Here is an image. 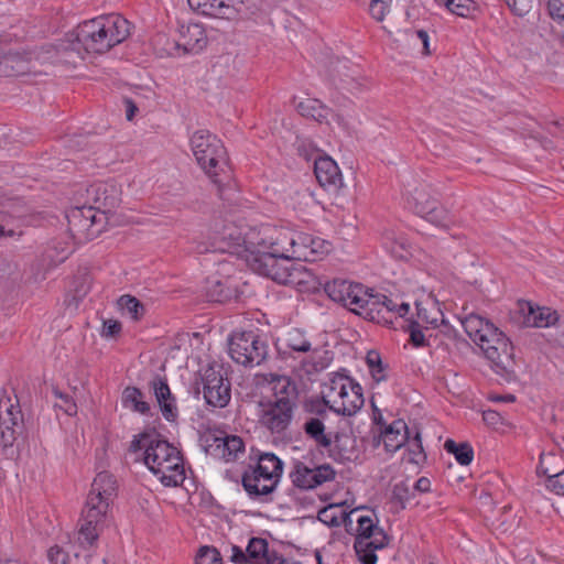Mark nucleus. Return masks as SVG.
Listing matches in <instances>:
<instances>
[{"mask_svg": "<svg viewBox=\"0 0 564 564\" xmlns=\"http://www.w3.org/2000/svg\"><path fill=\"white\" fill-rule=\"evenodd\" d=\"M130 34V23L120 15L99 17L83 22L59 44L58 50L85 54H104L123 42Z\"/></svg>", "mask_w": 564, "mask_h": 564, "instance_id": "f257e3e1", "label": "nucleus"}, {"mask_svg": "<svg viewBox=\"0 0 564 564\" xmlns=\"http://www.w3.org/2000/svg\"><path fill=\"white\" fill-rule=\"evenodd\" d=\"M131 452L143 451V460L152 474L165 487H177L185 480V468L180 451L154 433L134 436Z\"/></svg>", "mask_w": 564, "mask_h": 564, "instance_id": "f03ea898", "label": "nucleus"}, {"mask_svg": "<svg viewBox=\"0 0 564 564\" xmlns=\"http://www.w3.org/2000/svg\"><path fill=\"white\" fill-rule=\"evenodd\" d=\"M260 236L263 237L262 242L274 245L275 251H289L290 257L297 261L315 262L330 251L328 241L282 226L263 225Z\"/></svg>", "mask_w": 564, "mask_h": 564, "instance_id": "7ed1b4c3", "label": "nucleus"}, {"mask_svg": "<svg viewBox=\"0 0 564 564\" xmlns=\"http://www.w3.org/2000/svg\"><path fill=\"white\" fill-rule=\"evenodd\" d=\"M263 231V225L257 231H251L249 235V243L251 248H259L257 252L249 256L247 265L256 273L270 278L281 284L295 283V273L299 269L293 264H288V261L293 260L289 251H275V246H270L267 241L262 242L263 237L260 234Z\"/></svg>", "mask_w": 564, "mask_h": 564, "instance_id": "20e7f679", "label": "nucleus"}, {"mask_svg": "<svg viewBox=\"0 0 564 564\" xmlns=\"http://www.w3.org/2000/svg\"><path fill=\"white\" fill-rule=\"evenodd\" d=\"M322 395L330 410L347 416L357 413L365 402L360 384L343 373H333L329 377Z\"/></svg>", "mask_w": 564, "mask_h": 564, "instance_id": "39448f33", "label": "nucleus"}, {"mask_svg": "<svg viewBox=\"0 0 564 564\" xmlns=\"http://www.w3.org/2000/svg\"><path fill=\"white\" fill-rule=\"evenodd\" d=\"M189 145L199 167L214 183H220L218 177L227 165V153L221 140L208 130L200 129L192 134Z\"/></svg>", "mask_w": 564, "mask_h": 564, "instance_id": "423d86ee", "label": "nucleus"}, {"mask_svg": "<svg viewBox=\"0 0 564 564\" xmlns=\"http://www.w3.org/2000/svg\"><path fill=\"white\" fill-rule=\"evenodd\" d=\"M283 463L272 453H262L254 466L242 475V486L250 497L268 496L280 481Z\"/></svg>", "mask_w": 564, "mask_h": 564, "instance_id": "0eeeda50", "label": "nucleus"}, {"mask_svg": "<svg viewBox=\"0 0 564 564\" xmlns=\"http://www.w3.org/2000/svg\"><path fill=\"white\" fill-rule=\"evenodd\" d=\"M283 345L291 351L306 354L296 368L300 376L302 373L306 376L318 373L326 369L332 361L329 351L321 347H313L305 333L297 328H292L285 334Z\"/></svg>", "mask_w": 564, "mask_h": 564, "instance_id": "6e6552de", "label": "nucleus"}, {"mask_svg": "<svg viewBox=\"0 0 564 564\" xmlns=\"http://www.w3.org/2000/svg\"><path fill=\"white\" fill-rule=\"evenodd\" d=\"M68 230L77 243L97 238L107 227L109 217L88 206L74 207L67 214Z\"/></svg>", "mask_w": 564, "mask_h": 564, "instance_id": "1a4fd4ad", "label": "nucleus"}, {"mask_svg": "<svg viewBox=\"0 0 564 564\" xmlns=\"http://www.w3.org/2000/svg\"><path fill=\"white\" fill-rule=\"evenodd\" d=\"M357 534L355 550L362 564H376V550L388 544V535L382 528L370 516L356 514Z\"/></svg>", "mask_w": 564, "mask_h": 564, "instance_id": "9d476101", "label": "nucleus"}, {"mask_svg": "<svg viewBox=\"0 0 564 564\" xmlns=\"http://www.w3.org/2000/svg\"><path fill=\"white\" fill-rule=\"evenodd\" d=\"M357 534L355 550L362 564H376V550L388 544V535L382 528L370 516L356 514Z\"/></svg>", "mask_w": 564, "mask_h": 564, "instance_id": "9b49d317", "label": "nucleus"}, {"mask_svg": "<svg viewBox=\"0 0 564 564\" xmlns=\"http://www.w3.org/2000/svg\"><path fill=\"white\" fill-rule=\"evenodd\" d=\"M259 227H242L236 224H226L223 229L217 232L210 242V247L206 251L214 252H229L235 253L243 259L246 263L249 262V256L256 253L259 248H251L249 243V235L251 231H257Z\"/></svg>", "mask_w": 564, "mask_h": 564, "instance_id": "f8f14e48", "label": "nucleus"}, {"mask_svg": "<svg viewBox=\"0 0 564 564\" xmlns=\"http://www.w3.org/2000/svg\"><path fill=\"white\" fill-rule=\"evenodd\" d=\"M324 290L334 302L340 303L361 317L372 291L361 283L338 278L325 283Z\"/></svg>", "mask_w": 564, "mask_h": 564, "instance_id": "ddd939ff", "label": "nucleus"}, {"mask_svg": "<svg viewBox=\"0 0 564 564\" xmlns=\"http://www.w3.org/2000/svg\"><path fill=\"white\" fill-rule=\"evenodd\" d=\"M229 354L237 364L259 366L268 356V344L253 330L235 333L229 340Z\"/></svg>", "mask_w": 564, "mask_h": 564, "instance_id": "4468645a", "label": "nucleus"}, {"mask_svg": "<svg viewBox=\"0 0 564 564\" xmlns=\"http://www.w3.org/2000/svg\"><path fill=\"white\" fill-rule=\"evenodd\" d=\"M203 395L208 405L225 408L231 399L230 381L224 367L218 364L208 365L200 372Z\"/></svg>", "mask_w": 564, "mask_h": 564, "instance_id": "2eb2a0df", "label": "nucleus"}, {"mask_svg": "<svg viewBox=\"0 0 564 564\" xmlns=\"http://www.w3.org/2000/svg\"><path fill=\"white\" fill-rule=\"evenodd\" d=\"M208 455L226 463L236 462L245 455V443L240 436L223 431H210L205 435Z\"/></svg>", "mask_w": 564, "mask_h": 564, "instance_id": "dca6fc26", "label": "nucleus"}, {"mask_svg": "<svg viewBox=\"0 0 564 564\" xmlns=\"http://www.w3.org/2000/svg\"><path fill=\"white\" fill-rule=\"evenodd\" d=\"M22 413L18 402L9 397L0 399V447L3 454L13 453L12 447L21 431Z\"/></svg>", "mask_w": 564, "mask_h": 564, "instance_id": "f3484780", "label": "nucleus"}, {"mask_svg": "<svg viewBox=\"0 0 564 564\" xmlns=\"http://www.w3.org/2000/svg\"><path fill=\"white\" fill-rule=\"evenodd\" d=\"M409 310L410 305L408 303L402 302L397 304L393 300L387 297L384 294L375 293L372 290L366 311L362 312V317L379 324L391 323L392 314H395L399 317H403L409 313Z\"/></svg>", "mask_w": 564, "mask_h": 564, "instance_id": "a211bd4d", "label": "nucleus"}, {"mask_svg": "<svg viewBox=\"0 0 564 564\" xmlns=\"http://www.w3.org/2000/svg\"><path fill=\"white\" fill-rule=\"evenodd\" d=\"M497 372L509 371L513 365V346L503 332H495L480 348Z\"/></svg>", "mask_w": 564, "mask_h": 564, "instance_id": "6ab92c4d", "label": "nucleus"}, {"mask_svg": "<svg viewBox=\"0 0 564 564\" xmlns=\"http://www.w3.org/2000/svg\"><path fill=\"white\" fill-rule=\"evenodd\" d=\"M412 204L415 213L427 221L447 228L451 220L448 213L438 204L425 187L415 188L412 194Z\"/></svg>", "mask_w": 564, "mask_h": 564, "instance_id": "aec40b11", "label": "nucleus"}, {"mask_svg": "<svg viewBox=\"0 0 564 564\" xmlns=\"http://www.w3.org/2000/svg\"><path fill=\"white\" fill-rule=\"evenodd\" d=\"M336 471L328 464L310 468L297 462L290 474L292 484L300 489H313L335 479Z\"/></svg>", "mask_w": 564, "mask_h": 564, "instance_id": "412c9836", "label": "nucleus"}, {"mask_svg": "<svg viewBox=\"0 0 564 564\" xmlns=\"http://www.w3.org/2000/svg\"><path fill=\"white\" fill-rule=\"evenodd\" d=\"M106 511H101L99 509H95L88 506H85L82 518L79 519L78 534L77 540L78 543L84 547H91L102 530L106 517Z\"/></svg>", "mask_w": 564, "mask_h": 564, "instance_id": "4be33fe9", "label": "nucleus"}, {"mask_svg": "<svg viewBox=\"0 0 564 564\" xmlns=\"http://www.w3.org/2000/svg\"><path fill=\"white\" fill-rule=\"evenodd\" d=\"M117 482L115 477L106 471L99 473L88 494L86 506L108 512L110 502L116 496Z\"/></svg>", "mask_w": 564, "mask_h": 564, "instance_id": "5701e85b", "label": "nucleus"}, {"mask_svg": "<svg viewBox=\"0 0 564 564\" xmlns=\"http://www.w3.org/2000/svg\"><path fill=\"white\" fill-rule=\"evenodd\" d=\"M292 412L288 402H269L262 409L260 422L272 433H281L289 426Z\"/></svg>", "mask_w": 564, "mask_h": 564, "instance_id": "b1692460", "label": "nucleus"}, {"mask_svg": "<svg viewBox=\"0 0 564 564\" xmlns=\"http://www.w3.org/2000/svg\"><path fill=\"white\" fill-rule=\"evenodd\" d=\"M314 174L322 187L328 192H338L344 183L337 163L329 156L314 159Z\"/></svg>", "mask_w": 564, "mask_h": 564, "instance_id": "393cba45", "label": "nucleus"}, {"mask_svg": "<svg viewBox=\"0 0 564 564\" xmlns=\"http://www.w3.org/2000/svg\"><path fill=\"white\" fill-rule=\"evenodd\" d=\"M87 195L89 200L94 203L89 207L104 212L106 216L120 203L118 188L109 183L100 182L90 185L87 188Z\"/></svg>", "mask_w": 564, "mask_h": 564, "instance_id": "a878e982", "label": "nucleus"}, {"mask_svg": "<svg viewBox=\"0 0 564 564\" xmlns=\"http://www.w3.org/2000/svg\"><path fill=\"white\" fill-rule=\"evenodd\" d=\"M274 550H270L267 540L261 538H251L246 547V552L239 546H231L230 558L235 563L267 564L269 555Z\"/></svg>", "mask_w": 564, "mask_h": 564, "instance_id": "bb28decb", "label": "nucleus"}, {"mask_svg": "<svg viewBox=\"0 0 564 564\" xmlns=\"http://www.w3.org/2000/svg\"><path fill=\"white\" fill-rule=\"evenodd\" d=\"M187 2L193 10L212 18L234 19L239 11L238 0H187Z\"/></svg>", "mask_w": 564, "mask_h": 564, "instance_id": "cd10ccee", "label": "nucleus"}, {"mask_svg": "<svg viewBox=\"0 0 564 564\" xmlns=\"http://www.w3.org/2000/svg\"><path fill=\"white\" fill-rule=\"evenodd\" d=\"M208 43V37L204 26L199 23L182 24L180 28L178 47L185 53L197 54L202 52Z\"/></svg>", "mask_w": 564, "mask_h": 564, "instance_id": "c85d7f7f", "label": "nucleus"}, {"mask_svg": "<svg viewBox=\"0 0 564 564\" xmlns=\"http://www.w3.org/2000/svg\"><path fill=\"white\" fill-rule=\"evenodd\" d=\"M462 325L468 337L479 347L489 339V337L499 328L496 327L489 319L470 313L462 319Z\"/></svg>", "mask_w": 564, "mask_h": 564, "instance_id": "c756f323", "label": "nucleus"}, {"mask_svg": "<svg viewBox=\"0 0 564 564\" xmlns=\"http://www.w3.org/2000/svg\"><path fill=\"white\" fill-rule=\"evenodd\" d=\"M305 433L314 440L316 445L323 449H326L329 455L337 460L344 458V456L339 453H335V447H337L340 443V437L336 435L333 441L329 435L325 433L324 423L317 417H311L304 423Z\"/></svg>", "mask_w": 564, "mask_h": 564, "instance_id": "7c9ffc66", "label": "nucleus"}, {"mask_svg": "<svg viewBox=\"0 0 564 564\" xmlns=\"http://www.w3.org/2000/svg\"><path fill=\"white\" fill-rule=\"evenodd\" d=\"M519 314L527 327H549L557 321L555 312L547 307H535L530 302H519Z\"/></svg>", "mask_w": 564, "mask_h": 564, "instance_id": "2f4dec72", "label": "nucleus"}, {"mask_svg": "<svg viewBox=\"0 0 564 564\" xmlns=\"http://www.w3.org/2000/svg\"><path fill=\"white\" fill-rule=\"evenodd\" d=\"M28 70V58L20 53L8 50L0 42V75L17 76L25 74Z\"/></svg>", "mask_w": 564, "mask_h": 564, "instance_id": "473e14b6", "label": "nucleus"}, {"mask_svg": "<svg viewBox=\"0 0 564 564\" xmlns=\"http://www.w3.org/2000/svg\"><path fill=\"white\" fill-rule=\"evenodd\" d=\"M151 387L154 391V395L161 408L163 416L167 421H173L177 416V408L167 382L161 378H155L151 382Z\"/></svg>", "mask_w": 564, "mask_h": 564, "instance_id": "72a5a7b5", "label": "nucleus"}, {"mask_svg": "<svg viewBox=\"0 0 564 564\" xmlns=\"http://www.w3.org/2000/svg\"><path fill=\"white\" fill-rule=\"evenodd\" d=\"M408 425L402 420L393 421L382 433V441L388 452L394 453L408 441Z\"/></svg>", "mask_w": 564, "mask_h": 564, "instance_id": "f704fd0d", "label": "nucleus"}, {"mask_svg": "<svg viewBox=\"0 0 564 564\" xmlns=\"http://www.w3.org/2000/svg\"><path fill=\"white\" fill-rule=\"evenodd\" d=\"M358 509L351 510L346 514L345 510L340 505H329L318 512V520L329 527H336L344 520L346 525L352 523V517L357 514Z\"/></svg>", "mask_w": 564, "mask_h": 564, "instance_id": "c9c22d12", "label": "nucleus"}, {"mask_svg": "<svg viewBox=\"0 0 564 564\" xmlns=\"http://www.w3.org/2000/svg\"><path fill=\"white\" fill-rule=\"evenodd\" d=\"M296 108L303 117L311 118L319 123L327 121L332 113L327 106L314 98H307L299 102Z\"/></svg>", "mask_w": 564, "mask_h": 564, "instance_id": "e433bc0d", "label": "nucleus"}, {"mask_svg": "<svg viewBox=\"0 0 564 564\" xmlns=\"http://www.w3.org/2000/svg\"><path fill=\"white\" fill-rule=\"evenodd\" d=\"M416 319L414 322H420L421 326H424L425 330H429V327H436L440 323H443V314L437 305L433 302L426 303H416Z\"/></svg>", "mask_w": 564, "mask_h": 564, "instance_id": "4c0bfd02", "label": "nucleus"}, {"mask_svg": "<svg viewBox=\"0 0 564 564\" xmlns=\"http://www.w3.org/2000/svg\"><path fill=\"white\" fill-rule=\"evenodd\" d=\"M564 470V458L557 453H542L540 456L539 471L545 475L550 482L558 478L560 474Z\"/></svg>", "mask_w": 564, "mask_h": 564, "instance_id": "58836bf2", "label": "nucleus"}, {"mask_svg": "<svg viewBox=\"0 0 564 564\" xmlns=\"http://www.w3.org/2000/svg\"><path fill=\"white\" fill-rule=\"evenodd\" d=\"M274 402H288L290 406L294 408L297 391L295 384L289 377H279L273 382Z\"/></svg>", "mask_w": 564, "mask_h": 564, "instance_id": "ea45409f", "label": "nucleus"}, {"mask_svg": "<svg viewBox=\"0 0 564 564\" xmlns=\"http://www.w3.org/2000/svg\"><path fill=\"white\" fill-rule=\"evenodd\" d=\"M122 405L134 412L147 414L150 405L143 400V393L135 387H127L122 392Z\"/></svg>", "mask_w": 564, "mask_h": 564, "instance_id": "a19ab883", "label": "nucleus"}, {"mask_svg": "<svg viewBox=\"0 0 564 564\" xmlns=\"http://www.w3.org/2000/svg\"><path fill=\"white\" fill-rule=\"evenodd\" d=\"M348 70H350V67L346 62H338L333 69V80L338 82L343 89L354 93L359 90L360 84L352 74H348Z\"/></svg>", "mask_w": 564, "mask_h": 564, "instance_id": "79ce46f5", "label": "nucleus"}, {"mask_svg": "<svg viewBox=\"0 0 564 564\" xmlns=\"http://www.w3.org/2000/svg\"><path fill=\"white\" fill-rule=\"evenodd\" d=\"M118 307L122 314L128 315L133 321H140L145 314L144 305L134 296L126 294L118 299Z\"/></svg>", "mask_w": 564, "mask_h": 564, "instance_id": "37998d69", "label": "nucleus"}, {"mask_svg": "<svg viewBox=\"0 0 564 564\" xmlns=\"http://www.w3.org/2000/svg\"><path fill=\"white\" fill-rule=\"evenodd\" d=\"M436 2L451 13L462 18H469L476 9L474 0H436Z\"/></svg>", "mask_w": 564, "mask_h": 564, "instance_id": "c03bdc74", "label": "nucleus"}, {"mask_svg": "<svg viewBox=\"0 0 564 564\" xmlns=\"http://www.w3.org/2000/svg\"><path fill=\"white\" fill-rule=\"evenodd\" d=\"M445 449L455 456V459L464 466L471 463L474 458V451L468 443L457 444L452 440L445 442Z\"/></svg>", "mask_w": 564, "mask_h": 564, "instance_id": "a18cd8bd", "label": "nucleus"}, {"mask_svg": "<svg viewBox=\"0 0 564 564\" xmlns=\"http://www.w3.org/2000/svg\"><path fill=\"white\" fill-rule=\"evenodd\" d=\"M411 496L409 487L404 482L394 485L390 500V508L393 512L404 509Z\"/></svg>", "mask_w": 564, "mask_h": 564, "instance_id": "49530a36", "label": "nucleus"}, {"mask_svg": "<svg viewBox=\"0 0 564 564\" xmlns=\"http://www.w3.org/2000/svg\"><path fill=\"white\" fill-rule=\"evenodd\" d=\"M406 459L411 464L419 465L425 459L420 433L416 432L412 440L408 441V456Z\"/></svg>", "mask_w": 564, "mask_h": 564, "instance_id": "de8ad7c7", "label": "nucleus"}, {"mask_svg": "<svg viewBox=\"0 0 564 564\" xmlns=\"http://www.w3.org/2000/svg\"><path fill=\"white\" fill-rule=\"evenodd\" d=\"M221 555L216 547L202 546L196 555V564H221Z\"/></svg>", "mask_w": 564, "mask_h": 564, "instance_id": "09e8293b", "label": "nucleus"}, {"mask_svg": "<svg viewBox=\"0 0 564 564\" xmlns=\"http://www.w3.org/2000/svg\"><path fill=\"white\" fill-rule=\"evenodd\" d=\"M424 326L420 325V322H411L408 326L410 334V341L414 347H424L429 345L426 334L423 332Z\"/></svg>", "mask_w": 564, "mask_h": 564, "instance_id": "8fccbe9b", "label": "nucleus"}, {"mask_svg": "<svg viewBox=\"0 0 564 564\" xmlns=\"http://www.w3.org/2000/svg\"><path fill=\"white\" fill-rule=\"evenodd\" d=\"M392 0H369V12L371 17L382 22L384 17L390 12Z\"/></svg>", "mask_w": 564, "mask_h": 564, "instance_id": "3c124183", "label": "nucleus"}, {"mask_svg": "<svg viewBox=\"0 0 564 564\" xmlns=\"http://www.w3.org/2000/svg\"><path fill=\"white\" fill-rule=\"evenodd\" d=\"M53 393L58 399V402L55 403L56 408L64 411L69 416L76 415L77 405L68 394H65L56 389L53 391Z\"/></svg>", "mask_w": 564, "mask_h": 564, "instance_id": "603ef678", "label": "nucleus"}, {"mask_svg": "<svg viewBox=\"0 0 564 564\" xmlns=\"http://www.w3.org/2000/svg\"><path fill=\"white\" fill-rule=\"evenodd\" d=\"M509 9L518 17L527 15L532 8V0H505Z\"/></svg>", "mask_w": 564, "mask_h": 564, "instance_id": "864d4df0", "label": "nucleus"}, {"mask_svg": "<svg viewBox=\"0 0 564 564\" xmlns=\"http://www.w3.org/2000/svg\"><path fill=\"white\" fill-rule=\"evenodd\" d=\"M121 332V323L117 319H105L102 323L101 336L106 338L116 337Z\"/></svg>", "mask_w": 564, "mask_h": 564, "instance_id": "5fc2aeb1", "label": "nucleus"}, {"mask_svg": "<svg viewBox=\"0 0 564 564\" xmlns=\"http://www.w3.org/2000/svg\"><path fill=\"white\" fill-rule=\"evenodd\" d=\"M47 556L51 564H69L68 554L57 545L48 550Z\"/></svg>", "mask_w": 564, "mask_h": 564, "instance_id": "6e6d98bb", "label": "nucleus"}, {"mask_svg": "<svg viewBox=\"0 0 564 564\" xmlns=\"http://www.w3.org/2000/svg\"><path fill=\"white\" fill-rule=\"evenodd\" d=\"M297 151H299V154L307 161H310V160L314 161L315 158L321 156L318 154L317 149L315 147H313V144L311 142L305 141V140L300 142V144L297 147Z\"/></svg>", "mask_w": 564, "mask_h": 564, "instance_id": "4d7b16f0", "label": "nucleus"}, {"mask_svg": "<svg viewBox=\"0 0 564 564\" xmlns=\"http://www.w3.org/2000/svg\"><path fill=\"white\" fill-rule=\"evenodd\" d=\"M549 14L554 20L564 21V1L563 0H550L547 2Z\"/></svg>", "mask_w": 564, "mask_h": 564, "instance_id": "13d9d810", "label": "nucleus"}, {"mask_svg": "<svg viewBox=\"0 0 564 564\" xmlns=\"http://www.w3.org/2000/svg\"><path fill=\"white\" fill-rule=\"evenodd\" d=\"M413 37L419 41L422 45V53L424 55H430V37L426 31L417 30L413 33Z\"/></svg>", "mask_w": 564, "mask_h": 564, "instance_id": "bf43d9fd", "label": "nucleus"}, {"mask_svg": "<svg viewBox=\"0 0 564 564\" xmlns=\"http://www.w3.org/2000/svg\"><path fill=\"white\" fill-rule=\"evenodd\" d=\"M482 420L487 425L497 426L502 419L498 412L494 410H487L482 412Z\"/></svg>", "mask_w": 564, "mask_h": 564, "instance_id": "052dcab7", "label": "nucleus"}, {"mask_svg": "<svg viewBox=\"0 0 564 564\" xmlns=\"http://www.w3.org/2000/svg\"><path fill=\"white\" fill-rule=\"evenodd\" d=\"M123 105H124L126 119L128 121H132L134 119L137 112L139 111L137 105L130 98H124Z\"/></svg>", "mask_w": 564, "mask_h": 564, "instance_id": "680f3d73", "label": "nucleus"}, {"mask_svg": "<svg viewBox=\"0 0 564 564\" xmlns=\"http://www.w3.org/2000/svg\"><path fill=\"white\" fill-rule=\"evenodd\" d=\"M267 564H302L299 561L295 560H289L283 557L281 554H279L276 551H273L271 555H269Z\"/></svg>", "mask_w": 564, "mask_h": 564, "instance_id": "e2e57ef3", "label": "nucleus"}, {"mask_svg": "<svg viewBox=\"0 0 564 564\" xmlns=\"http://www.w3.org/2000/svg\"><path fill=\"white\" fill-rule=\"evenodd\" d=\"M366 361L369 367V370L373 367H379L382 364L380 354L375 350H371L367 354Z\"/></svg>", "mask_w": 564, "mask_h": 564, "instance_id": "0e129e2a", "label": "nucleus"}, {"mask_svg": "<svg viewBox=\"0 0 564 564\" xmlns=\"http://www.w3.org/2000/svg\"><path fill=\"white\" fill-rule=\"evenodd\" d=\"M369 371L376 382H381L386 379V368L382 364L379 367L371 368Z\"/></svg>", "mask_w": 564, "mask_h": 564, "instance_id": "69168bd1", "label": "nucleus"}, {"mask_svg": "<svg viewBox=\"0 0 564 564\" xmlns=\"http://www.w3.org/2000/svg\"><path fill=\"white\" fill-rule=\"evenodd\" d=\"M431 488V482L426 477H421L415 481L414 489L420 492H427Z\"/></svg>", "mask_w": 564, "mask_h": 564, "instance_id": "338daca9", "label": "nucleus"}, {"mask_svg": "<svg viewBox=\"0 0 564 564\" xmlns=\"http://www.w3.org/2000/svg\"><path fill=\"white\" fill-rule=\"evenodd\" d=\"M552 488L560 495H564V470L558 478L552 480Z\"/></svg>", "mask_w": 564, "mask_h": 564, "instance_id": "774afa93", "label": "nucleus"}]
</instances>
